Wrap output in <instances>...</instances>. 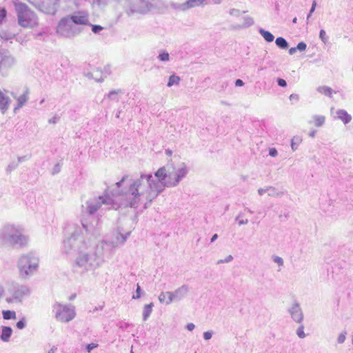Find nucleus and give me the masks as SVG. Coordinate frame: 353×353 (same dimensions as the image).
<instances>
[{"label": "nucleus", "mask_w": 353, "mask_h": 353, "mask_svg": "<svg viewBox=\"0 0 353 353\" xmlns=\"http://www.w3.org/2000/svg\"><path fill=\"white\" fill-rule=\"evenodd\" d=\"M70 237L63 242L62 250L65 254L77 252L74 268L81 273L101 267L105 256H112L114 248L123 244L130 234V232L125 234L118 233L115 241H102L92 245L90 236L97 233L95 227L81 221V225H73Z\"/></svg>", "instance_id": "nucleus-1"}, {"label": "nucleus", "mask_w": 353, "mask_h": 353, "mask_svg": "<svg viewBox=\"0 0 353 353\" xmlns=\"http://www.w3.org/2000/svg\"><path fill=\"white\" fill-rule=\"evenodd\" d=\"M188 172L185 163H180L178 168L172 163H168L154 173L157 181L151 174H141L137 179L130 178L128 203L134 205L144 203L146 208L165 188L176 187L187 175Z\"/></svg>", "instance_id": "nucleus-2"}, {"label": "nucleus", "mask_w": 353, "mask_h": 353, "mask_svg": "<svg viewBox=\"0 0 353 353\" xmlns=\"http://www.w3.org/2000/svg\"><path fill=\"white\" fill-rule=\"evenodd\" d=\"M130 180L128 175H124L122 179L117 182L114 188L110 190V195L99 196L97 198L89 199L86 202V212L92 215L104 205L107 209L119 210L121 208H137L139 205H132L128 203L127 194L130 192Z\"/></svg>", "instance_id": "nucleus-3"}, {"label": "nucleus", "mask_w": 353, "mask_h": 353, "mask_svg": "<svg viewBox=\"0 0 353 353\" xmlns=\"http://www.w3.org/2000/svg\"><path fill=\"white\" fill-rule=\"evenodd\" d=\"M28 237L19 225L6 224L0 228V245H9L14 248H22L27 245Z\"/></svg>", "instance_id": "nucleus-4"}, {"label": "nucleus", "mask_w": 353, "mask_h": 353, "mask_svg": "<svg viewBox=\"0 0 353 353\" xmlns=\"http://www.w3.org/2000/svg\"><path fill=\"white\" fill-rule=\"evenodd\" d=\"M17 15L18 23L23 28H34L38 25L36 14L28 6L18 0L13 1Z\"/></svg>", "instance_id": "nucleus-5"}, {"label": "nucleus", "mask_w": 353, "mask_h": 353, "mask_svg": "<svg viewBox=\"0 0 353 353\" xmlns=\"http://www.w3.org/2000/svg\"><path fill=\"white\" fill-rule=\"evenodd\" d=\"M52 312L57 321L61 323H68L76 316L75 307L71 304L63 305L56 302L52 305Z\"/></svg>", "instance_id": "nucleus-6"}, {"label": "nucleus", "mask_w": 353, "mask_h": 353, "mask_svg": "<svg viewBox=\"0 0 353 353\" xmlns=\"http://www.w3.org/2000/svg\"><path fill=\"white\" fill-rule=\"evenodd\" d=\"M83 28L75 26L68 17L60 20L57 28V33L65 38H72L79 35Z\"/></svg>", "instance_id": "nucleus-7"}, {"label": "nucleus", "mask_w": 353, "mask_h": 353, "mask_svg": "<svg viewBox=\"0 0 353 353\" xmlns=\"http://www.w3.org/2000/svg\"><path fill=\"white\" fill-rule=\"evenodd\" d=\"M38 264V257L35 254L30 252L21 256L18 266L21 275L28 276L37 270Z\"/></svg>", "instance_id": "nucleus-8"}, {"label": "nucleus", "mask_w": 353, "mask_h": 353, "mask_svg": "<svg viewBox=\"0 0 353 353\" xmlns=\"http://www.w3.org/2000/svg\"><path fill=\"white\" fill-rule=\"evenodd\" d=\"M28 2L41 12L54 14L57 10L59 0H28Z\"/></svg>", "instance_id": "nucleus-9"}, {"label": "nucleus", "mask_w": 353, "mask_h": 353, "mask_svg": "<svg viewBox=\"0 0 353 353\" xmlns=\"http://www.w3.org/2000/svg\"><path fill=\"white\" fill-rule=\"evenodd\" d=\"M15 64V59L7 50H0V74L8 75L9 71Z\"/></svg>", "instance_id": "nucleus-10"}, {"label": "nucleus", "mask_w": 353, "mask_h": 353, "mask_svg": "<svg viewBox=\"0 0 353 353\" xmlns=\"http://www.w3.org/2000/svg\"><path fill=\"white\" fill-rule=\"evenodd\" d=\"M153 7L152 0H132L128 14H145Z\"/></svg>", "instance_id": "nucleus-11"}, {"label": "nucleus", "mask_w": 353, "mask_h": 353, "mask_svg": "<svg viewBox=\"0 0 353 353\" xmlns=\"http://www.w3.org/2000/svg\"><path fill=\"white\" fill-rule=\"evenodd\" d=\"M190 291L188 285L184 284L176 289L174 292H166L165 294H168V300L165 301L166 305L170 304L172 301H179L187 296Z\"/></svg>", "instance_id": "nucleus-12"}, {"label": "nucleus", "mask_w": 353, "mask_h": 353, "mask_svg": "<svg viewBox=\"0 0 353 353\" xmlns=\"http://www.w3.org/2000/svg\"><path fill=\"white\" fill-rule=\"evenodd\" d=\"M73 23L81 27V26H90V15L88 12L85 10H79L74 12L72 14L68 16Z\"/></svg>", "instance_id": "nucleus-13"}, {"label": "nucleus", "mask_w": 353, "mask_h": 353, "mask_svg": "<svg viewBox=\"0 0 353 353\" xmlns=\"http://www.w3.org/2000/svg\"><path fill=\"white\" fill-rule=\"evenodd\" d=\"M288 311L294 322L297 323H303V313L299 303L294 302L292 306L288 308Z\"/></svg>", "instance_id": "nucleus-14"}, {"label": "nucleus", "mask_w": 353, "mask_h": 353, "mask_svg": "<svg viewBox=\"0 0 353 353\" xmlns=\"http://www.w3.org/2000/svg\"><path fill=\"white\" fill-rule=\"evenodd\" d=\"M28 292V290L26 287H21L15 290L13 294L6 298L8 303L21 302L23 296Z\"/></svg>", "instance_id": "nucleus-15"}, {"label": "nucleus", "mask_w": 353, "mask_h": 353, "mask_svg": "<svg viewBox=\"0 0 353 353\" xmlns=\"http://www.w3.org/2000/svg\"><path fill=\"white\" fill-rule=\"evenodd\" d=\"M29 94H30V90L26 86L24 88L23 94L21 95H20L19 97H17V95L14 92L11 93L12 96L17 101V106L14 108V110L22 108L26 103V102L28 101V100L29 99Z\"/></svg>", "instance_id": "nucleus-16"}, {"label": "nucleus", "mask_w": 353, "mask_h": 353, "mask_svg": "<svg viewBox=\"0 0 353 353\" xmlns=\"http://www.w3.org/2000/svg\"><path fill=\"white\" fill-rule=\"evenodd\" d=\"M10 102L9 97L0 90V110L3 114L8 110Z\"/></svg>", "instance_id": "nucleus-17"}, {"label": "nucleus", "mask_w": 353, "mask_h": 353, "mask_svg": "<svg viewBox=\"0 0 353 353\" xmlns=\"http://www.w3.org/2000/svg\"><path fill=\"white\" fill-rule=\"evenodd\" d=\"M207 4V0H186L182 4V8L183 10H187L195 7L204 6Z\"/></svg>", "instance_id": "nucleus-18"}, {"label": "nucleus", "mask_w": 353, "mask_h": 353, "mask_svg": "<svg viewBox=\"0 0 353 353\" xmlns=\"http://www.w3.org/2000/svg\"><path fill=\"white\" fill-rule=\"evenodd\" d=\"M336 114L345 124L349 123L352 120V117L345 110H337Z\"/></svg>", "instance_id": "nucleus-19"}, {"label": "nucleus", "mask_w": 353, "mask_h": 353, "mask_svg": "<svg viewBox=\"0 0 353 353\" xmlns=\"http://www.w3.org/2000/svg\"><path fill=\"white\" fill-rule=\"evenodd\" d=\"M123 91L121 89L112 90L107 94V98L110 101L118 102L119 101V94H123Z\"/></svg>", "instance_id": "nucleus-20"}, {"label": "nucleus", "mask_w": 353, "mask_h": 353, "mask_svg": "<svg viewBox=\"0 0 353 353\" xmlns=\"http://www.w3.org/2000/svg\"><path fill=\"white\" fill-rule=\"evenodd\" d=\"M12 330L10 327L3 326L1 335V339L4 342H8L12 335Z\"/></svg>", "instance_id": "nucleus-21"}, {"label": "nucleus", "mask_w": 353, "mask_h": 353, "mask_svg": "<svg viewBox=\"0 0 353 353\" xmlns=\"http://www.w3.org/2000/svg\"><path fill=\"white\" fill-rule=\"evenodd\" d=\"M154 307L153 303H150L149 304H147L144 306L143 310V320L144 321H147L149 316H150L152 308Z\"/></svg>", "instance_id": "nucleus-22"}, {"label": "nucleus", "mask_w": 353, "mask_h": 353, "mask_svg": "<svg viewBox=\"0 0 353 353\" xmlns=\"http://www.w3.org/2000/svg\"><path fill=\"white\" fill-rule=\"evenodd\" d=\"M259 32L267 42H272L274 39V35L270 32L267 31L263 28H260L259 30Z\"/></svg>", "instance_id": "nucleus-23"}, {"label": "nucleus", "mask_w": 353, "mask_h": 353, "mask_svg": "<svg viewBox=\"0 0 353 353\" xmlns=\"http://www.w3.org/2000/svg\"><path fill=\"white\" fill-rule=\"evenodd\" d=\"M243 23L241 25L236 26L237 28H248L254 24V19L249 16L243 17Z\"/></svg>", "instance_id": "nucleus-24"}, {"label": "nucleus", "mask_w": 353, "mask_h": 353, "mask_svg": "<svg viewBox=\"0 0 353 353\" xmlns=\"http://www.w3.org/2000/svg\"><path fill=\"white\" fill-rule=\"evenodd\" d=\"M276 45L281 49H287L289 46L288 41L283 37H278L275 41Z\"/></svg>", "instance_id": "nucleus-25"}, {"label": "nucleus", "mask_w": 353, "mask_h": 353, "mask_svg": "<svg viewBox=\"0 0 353 353\" xmlns=\"http://www.w3.org/2000/svg\"><path fill=\"white\" fill-rule=\"evenodd\" d=\"M317 90L318 92H319L320 93L325 95V96H327L329 97H332V90L331 88L330 87H327V86H320L317 88Z\"/></svg>", "instance_id": "nucleus-26"}, {"label": "nucleus", "mask_w": 353, "mask_h": 353, "mask_svg": "<svg viewBox=\"0 0 353 353\" xmlns=\"http://www.w3.org/2000/svg\"><path fill=\"white\" fill-rule=\"evenodd\" d=\"M180 80H181V79L179 76L172 74L169 77V80H168L167 85L168 87H172L174 85H178L180 82Z\"/></svg>", "instance_id": "nucleus-27"}, {"label": "nucleus", "mask_w": 353, "mask_h": 353, "mask_svg": "<svg viewBox=\"0 0 353 353\" xmlns=\"http://www.w3.org/2000/svg\"><path fill=\"white\" fill-rule=\"evenodd\" d=\"M270 196H280L283 194L282 192H278L273 186H268V192Z\"/></svg>", "instance_id": "nucleus-28"}, {"label": "nucleus", "mask_w": 353, "mask_h": 353, "mask_svg": "<svg viewBox=\"0 0 353 353\" xmlns=\"http://www.w3.org/2000/svg\"><path fill=\"white\" fill-rule=\"evenodd\" d=\"M3 318L6 320L15 319L16 312L12 310H4L2 312Z\"/></svg>", "instance_id": "nucleus-29"}, {"label": "nucleus", "mask_w": 353, "mask_h": 353, "mask_svg": "<svg viewBox=\"0 0 353 353\" xmlns=\"http://www.w3.org/2000/svg\"><path fill=\"white\" fill-rule=\"evenodd\" d=\"M314 124L316 127H321L322 126L324 123L325 118L324 116H320V115H314L313 117Z\"/></svg>", "instance_id": "nucleus-30"}, {"label": "nucleus", "mask_w": 353, "mask_h": 353, "mask_svg": "<svg viewBox=\"0 0 353 353\" xmlns=\"http://www.w3.org/2000/svg\"><path fill=\"white\" fill-rule=\"evenodd\" d=\"M0 37L2 39L8 41L12 39L14 37V34L6 30H3L0 32Z\"/></svg>", "instance_id": "nucleus-31"}, {"label": "nucleus", "mask_w": 353, "mask_h": 353, "mask_svg": "<svg viewBox=\"0 0 353 353\" xmlns=\"http://www.w3.org/2000/svg\"><path fill=\"white\" fill-rule=\"evenodd\" d=\"M301 139L299 137H294L292 140H291V148H292V150L293 151H295L297 148H298V145L300 144V143L301 142Z\"/></svg>", "instance_id": "nucleus-32"}, {"label": "nucleus", "mask_w": 353, "mask_h": 353, "mask_svg": "<svg viewBox=\"0 0 353 353\" xmlns=\"http://www.w3.org/2000/svg\"><path fill=\"white\" fill-rule=\"evenodd\" d=\"M299 326L298 327V328L296 330V334L299 338L304 339L306 337V334L304 332V325H303V323H299Z\"/></svg>", "instance_id": "nucleus-33"}, {"label": "nucleus", "mask_w": 353, "mask_h": 353, "mask_svg": "<svg viewBox=\"0 0 353 353\" xmlns=\"http://www.w3.org/2000/svg\"><path fill=\"white\" fill-rule=\"evenodd\" d=\"M158 59L161 61H168L170 60V54L166 51H161L158 55Z\"/></svg>", "instance_id": "nucleus-34"}, {"label": "nucleus", "mask_w": 353, "mask_h": 353, "mask_svg": "<svg viewBox=\"0 0 353 353\" xmlns=\"http://www.w3.org/2000/svg\"><path fill=\"white\" fill-rule=\"evenodd\" d=\"M26 325V321L25 317H23L21 319H20L16 324V326L18 329L22 330L23 329Z\"/></svg>", "instance_id": "nucleus-35"}, {"label": "nucleus", "mask_w": 353, "mask_h": 353, "mask_svg": "<svg viewBox=\"0 0 353 353\" xmlns=\"http://www.w3.org/2000/svg\"><path fill=\"white\" fill-rule=\"evenodd\" d=\"M319 37L321 40L324 43H326L327 42L328 38L326 35L325 31L324 30H321L319 32Z\"/></svg>", "instance_id": "nucleus-36"}, {"label": "nucleus", "mask_w": 353, "mask_h": 353, "mask_svg": "<svg viewBox=\"0 0 353 353\" xmlns=\"http://www.w3.org/2000/svg\"><path fill=\"white\" fill-rule=\"evenodd\" d=\"M165 292H161L159 296V300L161 303H165L168 300V294Z\"/></svg>", "instance_id": "nucleus-37"}, {"label": "nucleus", "mask_w": 353, "mask_h": 353, "mask_svg": "<svg viewBox=\"0 0 353 353\" xmlns=\"http://www.w3.org/2000/svg\"><path fill=\"white\" fill-rule=\"evenodd\" d=\"M89 26L92 27V31L94 33H99L100 31H101L103 29V28L99 25H92L91 23V25H90Z\"/></svg>", "instance_id": "nucleus-38"}, {"label": "nucleus", "mask_w": 353, "mask_h": 353, "mask_svg": "<svg viewBox=\"0 0 353 353\" xmlns=\"http://www.w3.org/2000/svg\"><path fill=\"white\" fill-rule=\"evenodd\" d=\"M272 260L273 261L278 264L279 266H283V260L281 257L279 256H274L273 258H272Z\"/></svg>", "instance_id": "nucleus-39"}, {"label": "nucleus", "mask_w": 353, "mask_h": 353, "mask_svg": "<svg viewBox=\"0 0 353 353\" xmlns=\"http://www.w3.org/2000/svg\"><path fill=\"white\" fill-rule=\"evenodd\" d=\"M141 289L139 284L137 285V290L134 294L132 296L133 299H137L141 297Z\"/></svg>", "instance_id": "nucleus-40"}, {"label": "nucleus", "mask_w": 353, "mask_h": 353, "mask_svg": "<svg viewBox=\"0 0 353 353\" xmlns=\"http://www.w3.org/2000/svg\"><path fill=\"white\" fill-rule=\"evenodd\" d=\"M346 332H341L339 336H338V339H337V341L339 343L341 344V343H343L345 339H346Z\"/></svg>", "instance_id": "nucleus-41"}, {"label": "nucleus", "mask_w": 353, "mask_h": 353, "mask_svg": "<svg viewBox=\"0 0 353 353\" xmlns=\"http://www.w3.org/2000/svg\"><path fill=\"white\" fill-rule=\"evenodd\" d=\"M233 260V256L232 255H228L225 259H220L216 262V264H221L223 263H229Z\"/></svg>", "instance_id": "nucleus-42"}, {"label": "nucleus", "mask_w": 353, "mask_h": 353, "mask_svg": "<svg viewBox=\"0 0 353 353\" xmlns=\"http://www.w3.org/2000/svg\"><path fill=\"white\" fill-rule=\"evenodd\" d=\"M307 48V45L305 43L301 41L299 42L296 46L297 50H299L300 52L305 51Z\"/></svg>", "instance_id": "nucleus-43"}, {"label": "nucleus", "mask_w": 353, "mask_h": 353, "mask_svg": "<svg viewBox=\"0 0 353 353\" xmlns=\"http://www.w3.org/2000/svg\"><path fill=\"white\" fill-rule=\"evenodd\" d=\"M111 0H94V2L99 6H105L110 3Z\"/></svg>", "instance_id": "nucleus-44"}, {"label": "nucleus", "mask_w": 353, "mask_h": 353, "mask_svg": "<svg viewBox=\"0 0 353 353\" xmlns=\"http://www.w3.org/2000/svg\"><path fill=\"white\" fill-rule=\"evenodd\" d=\"M229 13H230V15H233V16H235V17H239L240 14H241V12L238 9L232 8V9L230 10Z\"/></svg>", "instance_id": "nucleus-45"}, {"label": "nucleus", "mask_w": 353, "mask_h": 353, "mask_svg": "<svg viewBox=\"0 0 353 353\" xmlns=\"http://www.w3.org/2000/svg\"><path fill=\"white\" fill-rule=\"evenodd\" d=\"M212 331H207L203 333V339L206 341L210 340L212 336Z\"/></svg>", "instance_id": "nucleus-46"}, {"label": "nucleus", "mask_w": 353, "mask_h": 353, "mask_svg": "<svg viewBox=\"0 0 353 353\" xmlns=\"http://www.w3.org/2000/svg\"><path fill=\"white\" fill-rule=\"evenodd\" d=\"M60 117L58 115L54 116L52 118L48 120V123L50 124H55L59 122Z\"/></svg>", "instance_id": "nucleus-47"}, {"label": "nucleus", "mask_w": 353, "mask_h": 353, "mask_svg": "<svg viewBox=\"0 0 353 353\" xmlns=\"http://www.w3.org/2000/svg\"><path fill=\"white\" fill-rule=\"evenodd\" d=\"M6 10L5 8L0 9V24L2 23V21L6 17Z\"/></svg>", "instance_id": "nucleus-48"}, {"label": "nucleus", "mask_w": 353, "mask_h": 353, "mask_svg": "<svg viewBox=\"0 0 353 353\" xmlns=\"http://www.w3.org/2000/svg\"><path fill=\"white\" fill-rule=\"evenodd\" d=\"M18 166V163H11L10 164L8 165V168H7V171L8 172H11L12 170H14L15 168H17V167Z\"/></svg>", "instance_id": "nucleus-49"}, {"label": "nucleus", "mask_w": 353, "mask_h": 353, "mask_svg": "<svg viewBox=\"0 0 353 353\" xmlns=\"http://www.w3.org/2000/svg\"><path fill=\"white\" fill-rule=\"evenodd\" d=\"M277 83H278V85L281 87H286L287 86V83L285 81V80L283 79H281V78H279L277 79Z\"/></svg>", "instance_id": "nucleus-50"}, {"label": "nucleus", "mask_w": 353, "mask_h": 353, "mask_svg": "<svg viewBox=\"0 0 353 353\" xmlns=\"http://www.w3.org/2000/svg\"><path fill=\"white\" fill-rule=\"evenodd\" d=\"M118 326L122 330H125L129 327V324L125 322H119Z\"/></svg>", "instance_id": "nucleus-51"}, {"label": "nucleus", "mask_w": 353, "mask_h": 353, "mask_svg": "<svg viewBox=\"0 0 353 353\" xmlns=\"http://www.w3.org/2000/svg\"><path fill=\"white\" fill-rule=\"evenodd\" d=\"M278 154V152H277V150H276V148H270V150H269V155L272 157H276V155Z\"/></svg>", "instance_id": "nucleus-52"}, {"label": "nucleus", "mask_w": 353, "mask_h": 353, "mask_svg": "<svg viewBox=\"0 0 353 353\" xmlns=\"http://www.w3.org/2000/svg\"><path fill=\"white\" fill-rule=\"evenodd\" d=\"M97 347V344H95V343H90V344H88V345H87V347H86V348H87V351H88V352H90V351H91L92 350H93L94 348H95V347Z\"/></svg>", "instance_id": "nucleus-53"}, {"label": "nucleus", "mask_w": 353, "mask_h": 353, "mask_svg": "<svg viewBox=\"0 0 353 353\" xmlns=\"http://www.w3.org/2000/svg\"><path fill=\"white\" fill-rule=\"evenodd\" d=\"M299 97L298 94H292L290 96V101H299Z\"/></svg>", "instance_id": "nucleus-54"}, {"label": "nucleus", "mask_w": 353, "mask_h": 353, "mask_svg": "<svg viewBox=\"0 0 353 353\" xmlns=\"http://www.w3.org/2000/svg\"><path fill=\"white\" fill-rule=\"evenodd\" d=\"M267 192H268V187L266 188H259L258 190V194L260 196H262L263 194L267 193Z\"/></svg>", "instance_id": "nucleus-55"}, {"label": "nucleus", "mask_w": 353, "mask_h": 353, "mask_svg": "<svg viewBox=\"0 0 353 353\" xmlns=\"http://www.w3.org/2000/svg\"><path fill=\"white\" fill-rule=\"evenodd\" d=\"M194 327H195V325L192 323H189L186 325V328L189 331H192L194 329Z\"/></svg>", "instance_id": "nucleus-56"}, {"label": "nucleus", "mask_w": 353, "mask_h": 353, "mask_svg": "<svg viewBox=\"0 0 353 353\" xmlns=\"http://www.w3.org/2000/svg\"><path fill=\"white\" fill-rule=\"evenodd\" d=\"M244 85L243 81L241 79H236L235 81L236 86H243Z\"/></svg>", "instance_id": "nucleus-57"}, {"label": "nucleus", "mask_w": 353, "mask_h": 353, "mask_svg": "<svg viewBox=\"0 0 353 353\" xmlns=\"http://www.w3.org/2000/svg\"><path fill=\"white\" fill-rule=\"evenodd\" d=\"M316 1H314L313 3H312V8L310 10V14H312V12H314V10H315V8H316Z\"/></svg>", "instance_id": "nucleus-58"}, {"label": "nucleus", "mask_w": 353, "mask_h": 353, "mask_svg": "<svg viewBox=\"0 0 353 353\" xmlns=\"http://www.w3.org/2000/svg\"><path fill=\"white\" fill-rule=\"evenodd\" d=\"M248 223V219H241V220H239V225H245Z\"/></svg>", "instance_id": "nucleus-59"}, {"label": "nucleus", "mask_w": 353, "mask_h": 353, "mask_svg": "<svg viewBox=\"0 0 353 353\" xmlns=\"http://www.w3.org/2000/svg\"><path fill=\"white\" fill-rule=\"evenodd\" d=\"M26 159H27V157L26 156L19 157H18V163H17L19 164V163H21V162L26 161Z\"/></svg>", "instance_id": "nucleus-60"}, {"label": "nucleus", "mask_w": 353, "mask_h": 353, "mask_svg": "<svg viewBox=\"0 0 353 353\" xmlns=\"http://www.w3.org/2000/svg\"><path fill=\"white\" fill-rule=\"evenodd\" d=\"M296 50H297L296 47L291 48L289 50V54L291 55L294 54L296 52Z\"/></svg>", "instance_id": "nucleus-61"}, {"label": "nucleus", "mask_w": 353, "mask_h": 353, "mask_svg": "<svg viewBox=\"0 0 353 353\" xmlns=\"http://www.w3.org/2000/svg\"><path fill=\"white\" fill-rule=\"evenodd\" d=\"M59 172V165L57 164L54 166V171H53L52 174H54L55 173H57Z\"/></svg>", "instance_id": "nucleus-62"}, {"label": "nucleus", "mask_w": 353, "mask_h": 353, "mask_svg": "<svg viewBox=\"0 0 353 353\" xmlns=\"http://www.w3.org/2000/svg\"><path fill=\"white\" fill-rule=\"evenodd\" d=\"M57 350V347H55V346H53L49 351L48 353H56Z\"/></svg>", "instance_id": "nucleus-63"}, {"label": "nucleus", "mask_w": 353, "mask_h": 353, "mask_svg": "<svg viewBox=\"0 0 353 353\" xmlns=\"http://www.w3.org/2000/svg\"><path fill=\"white\" fill-rule=\"evenodd\" d=\"M218 238V234H214L212 238H211V240H210V242L212 243L214 242L215 240H216V239Z\"/></svg>", "instance_id": "nucleus-64"}]
</instances>
